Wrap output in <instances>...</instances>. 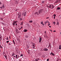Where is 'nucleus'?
<instances>
[{
    "instance_id": "1",
    "label": "nucleus",
    "mask_w": 61,
    "mask_h": 61,
    "mask_svg": "<svg viewBox=\"0 0 61 61\" xmlns=\"http://www.w3.org/2000/svg\"><path fill=\"white\" fill-rule=\"evenodd\" d=\"M43 12H45V11L43 9H40L38 11L39 13L40 14L41 13H43Z\"/></svg>"
},
{
    "instance_id": "2",
    "label": "nucleus",
    "mask_w": 61,
    "mask_h": 61,
    "mask_svg": "<svg viewBox=\"0 0 61 61\" xmlns=\"http://www.w3.org/2000/svg\"><path fill=\"white\" fill-rule=\"evenodd\" d=\"M18 23V21H14L12 23V24L13 25H15V23Z\"/></svg>"
},
{
    "instance_id": "3",
    "label": "nucleus",
    "mask_w": 61,
    "mask_h": 61,
    "mask_svg": "<svg viewBox=\"0 0 61 61\" xmlns=\"http://www.w3.org/2000/svg\"><path fill=\"white\" fill-rule=\"evenodd\" d=\"M18 19H19L20 17H21V15L20 14H19V13H18Z\"/></svg>"
},
{
    "instance_id": "4",
    "label": "nucleus",
    "mask_w": 61,
    "mask_h": 61,
    "mask_svg": "<svg viewBox=\"0 0 61 61\" xmlns=\"http://www.w3.org/2000/svg\"><path fill=\"white\" fill-rule=\"evenodd\" d=\"M40 15L39 12H36L35 13V15Z\"/></svg>"
},
{
    "instance_id": "5",
    "label": "nucleus",
    "mask_w": 61,
    "mask_h": 61,
    "mask_svg": "<svg viewBox=\"0 0 61 61\" xmlns=\"http://www.w3.org/2000/svg\"><path fill=\"white\" fill-rule=\"evenodd\" d=\"M29 37V35L28 34L26 35L25 36V37L26 38H28V37Z\"/></svg>"
},
{
    "instance_id": "6",
    "label": "nucleus",
    "mask_w": 61,
    "mask_h": 61,
    "mask_svg": "<svg viewBox=\"0 0 61 61\" xmlns=\"http://www.w3.org/2000/svg\"><path fill=\"white\" fill-rule=\"evenodd\" d=\"M43 50L45 51H48V49L46 48H44L43 49Z\"/></svg>"
},
{
    "instance_id": "7",
    "label": "nucleus",
    "mask_w": 61,
    "mask_h": 61,
    "mask_svg": "<svg viewBox=\"0 0 61 61\" xmlns=\"http://www.w3.org/2000/svg\"><path fill=\"white\" fill-rule=\"evenodd\" d=\"M48 23V24H49V21L48 20H47L46 21H45V25H46V23Z\"/></svg>"
},
{
    "instance_id": "8",
    "label": "nucleus",
    "mask_w": 61,
    "mask_h": 61,
    "mask_svg": "<svg viewBox=\"0 0 61 61\" xmlns=\"http://www.w3.org/2000/svg\"><path fill=\"white\" fill-rule=\"evenodd\" d=\"M35 43H33L32 44V46L33 47H32V48H35Z\"/></svg>"
},
{
    "instance_id": "9",
    "label": "nucleus",
    "mask_w": 61,
    "mask_h": 61,
    "mask_svg": "<svg viewBox=\"0 0 61 61\" xmlns=\"http://www.w3.org/2000/svg\"><path fill=\"white\" fill-rule=\"evenodd\" d=\"M48 48L49 49H51V46L49 44L48 47Z\"/></svg>"
},
{
    "instance_id": "10",
    "label": "nucleus",
    "mask_w": 61,
    "mask_h": 61,
    "mask_svg": "<svg viewBox=\"0 0 61 61\" xmlns=\"http://www.w3.org/2000/svg\"><path fill=\"white\" fill-rule=\"evenodd\" d=\"M42 37H40V39L39 41V43H41L42 41Z\"/></svg>"
},
{
    "instance_id": "11",
    "label": "nucleus",
    "mask_w": 61,
    "mask_h": 61,
    "mask_svg": "<svg viewBox=\"0 0 61 61\" xmlns=\"http://www.w3.org/2000/svg\"><path fill=\"white\" fill-rule=\"evenodd\" d=\"M26 12L23 13L22 15H24V16H25L26 15Z\"/></svg>"
},
{
    "instance_id": "12",
    "label": "nucleus",
    "mask_w": 61,
    "mask_h": 61,
    "mask_svg": "<svg viewBox=\"0 0 61 61\" xmlns=\"http://www.w3.org/2000/svg\"><path fill=\"white\" fill-rule=\"evenodd\" d=\"M15 1H16V4H18V1H19V0H15Z\"/></svg>"
},
{
    "instance_id": "13",
    "label": "nucleus",
    "mask_w": 61,
    "mask_h": 61,
    "mask_svg": "<svg viewBox=\"0 0 61 61\" xmlns=\"http://www.w3.org/2000/svg\"><path fill=\"white\" fill-rule=\"evenodd\" d=\"M39 60H40V59H39V58H38V59H36L35 60V61H39Z\"/></svg>"
},
{
    "instance_id": "14",
    "label": "nucleus",
    "mask_w": 61,
    "mask_h": 61,
    "mask_svg": "<svg viewBox=\"0 0 61 61\" xmlns=\"http://www.w3.org/2000/svg\"><path fill=\"white\" fill-rule=\"evenodd\" d=\"M50 55H52V56H55V54H54V53H53V52H51L50 53Z\"/></svg>"
},
{
    "instance_id": "15",
    "label": "nucleus",
    "mask_w": 61,
    "mask_h": 61,
    "mask_svg": "<svg viewBox=\"0 0 61 61\" xmlns=\"http://www.w3.org/2000/svg\"><path fill=\"white\" fill-rule=\"evenodd\" d=\"M51 7H52L51 9H53V8H54V7H55V6L53 5H52L51 6Z\"/></svg>"
},
{
    "instance_id": "16",
    "label": "nucleus",
    "mask_w": 61,
    "mask_h": 61,
    "mask_svg": "<svg viewBox=\"0 0 61 61\" xmlns=\"http://www.w3.org/2000/svg\"><path fill=\"white\" fill-rule=\"evenodd\" d=\"M48 7L49 8H51V7H52V5H50L49 6H48Z\"/></svg>"
},
{
    "instance_id": "17",
    "label": "nucleus",
    "mask_w": 61,
    "mask_h": 61,
    "mask_svg": "<svg viewBox=\"0 0 61 61\" xmlns=\"http://www.w3.org/2000/svg\"><path fill=\"white\" fill-rule=\"evenodd\" d=\"M1 23L2 25H5V24L4 23H3V22H1Z\"/></svg>"
},
{
    "instance_id": "18",
    "label": "nucleus",
    "mask_w": 61,
    "mask_h": 61,
    "mask_svg": "<svg viewBox=\"0 0 61 61\" xmlns=\"http://www.w3.org/2000/svg\"><path fill=\"white\" fill-rule=\"evenodd\" d=\"M59 49H61V45H60L59 46Z\"/></svg>"
},
{
    "instance_id": "19",
    "label": "nucleus",
    "mask_w": 61,
    "mask_h": 61,
    "mask_svg": "<svg viewBox=\"0 0 61 61\" xmlns=\"http://www.w3.org/2000/svg\"><path fill=\"white\" fill-rule=\"evenodd\" d=\"M27 30H26V29H25L24 30V32H27Z\"/></svg>"
},
{
    "instance_id": "20",
    "label": "nucleus",
    "mask_w": 61,
    "mask_h": 61,
    "mask_svg": "<svg viewBox=\"0 0 61 61\" xmlns=\"http://www.w3.org/2000/svg\"><path fill=\"white\" fill-rule=\"evenodd\" d=\"M57 10H60L61 9L60 8V7H58L57 8Z\"/></svg>"
},
{
    "instance_id": "21",
    "label": "nucleus",
    "mask_w": 61,
    "mask_h": 61,
    "mask_svg": "<svg viewBox=\"0 0 61 61\" xmlns=\"http://www.w3.org/2000/svg\"><path fill=\"white\" fill-rule=\"evenodd\" d=\"M23 22H21V24H20V25H23Z\"/></svg>"
},
{
    "instance_id": "22",
    "label": "nucleus",
    "mask_w": 61,
    "mask_h": 61,
    "mask_svg": "<svg viewBox=\"0 0 61 61\" xmlns=\"http://www.w3.org/2000/svg\"><path fill=\"white\" fill-rule=\"evenodd\" d=\"M2 6L3 7V8H4L5 7V6H4V5H2Z\"/></svg>"
},
{
    "instance_id": "23",
    "label": "nucleus",
    "mask_w": 61,
    "mask_h": 61,
    "mask_svg": "<svg viewBox=\"0 0 61 61\" xmlns=\"http://www.w3.org/2000/svg\"><path fill=\"white\" fill-rule=\"evenodd\" d=\"M4 56L5 57V58H6H6H7V56H5V55Z\"/></svg>"
},
{
    "instance_id": "24",
    "label": "nucleus",
    "mask_w": 61,
    "mask_h": 61,
    "mask_svg": "<svg viewBox=\"0 0 61 61\" xmlns=\"http://www.w3.org/2000/svg\"><path fill=\"white\" fill-rule=\"evenodd\" d=\"M41 25H42V24H43V21H41Z\"/></svg>"
},
{
    "instance_id": "25",
    "label": "nucleus",
    "mask_w": 61,
    "mask_h": 61,
    "mask_svg": "<svg viewBox=\"0 0 61 61\" xmlns=\"http://www.w3.org/2000/svg\"><path fill=\"white\" fill-rule=\"evenodd\" d=\"M33 21L32 20H30L29 21L30 23H32Z\"/></svg>"
},
{
    "instance_id": "26",
    "label": "nucleus",
    "mask_w": 61,
    "mask_h": 61,
    "mask_svg": "<svg viewBox=\"0 0 61 61\" xmlns=\"http://www.w3.org/2000/svg\"><path fill=\"white\" fill-rule=\"evenodd\" d=\"M44 36L45 38L47 37V35H45Z\"/></svg>"
},
{
    "instance_id": "27",
    "label": "nucleus",
    "mask_w": 61,
    "mask_h": 61,
    "mask_svg": "<svg viewBox=\"0 0 61 61\" xmlns=\"http://www.w3.org/2000/svg\"><path fill=\"white\" fill-rule=\"evenodd\" d=\"M61 0H57V1H58V2H60Z\"/></svg>"
},
{
    "instance_id": "28",
    "label": "nucleus",
    "mask_w": 61,
    "mask_h": 61,
    "mask_svg": "<svg viewBox=\"0 0 61 61\" xmlns=\"http://www.w3.org/2000/svg\"><path fill=\"white\" fill-rule=\"evenodd\" d=\"M13 43H14V45H15V41H14V40H13Z\"/></svg>"
},
{
    "instance_id": "29",
    "label": "nucleus",
    "mask_w": 61,
    "mask_h": 61,
    "mask_svg": "<svg viewBox=\"0 0 61 61\" xmlns=\"http://www.w3.org/2000/svg\"><path fill=\"white\" fill-rule=\"evenodd\" d=\"M42 4H43V3H44V1H43L42 2Z\"/></svg>"
},
{
    "instance_id": "30",
    "label": "nucleus",
    "mask_w": 61,
    "mask_h": 61,
    "mask_svg": "<svg viewBox=\"0 0 61 61\" xmlns=\"http://www.w3.org/2000/svg\"><path fill=\"white\" fill-rule=\"evenodd\" d=\"M53 24H54V25H55V24H56V23H55V22H53Z\"/></svg>"
},
{
    "instance_id": "31",
    "label": "nucleus",
    "mask_w": 61,
    "mask_h": 61,
    "mask_svg": "<svg viewBox=\"0 0 61 61\" xmlns=\"http://www.w3.org/2000/svg\"><path fill=\"white\" fill-rule=\"evenodd\" d=\"M57 25H59V22H58L57 23Z\"/></svg>"
},
{
    "instance_id": "32",
    "label": "nucleus",
    "mask_w": 61,
    "mask_h": 61,
    "mask_svg": "<svg viewBox=\"0 0 61 61\" xmlns=\"http://www.w3.org/2000/svg\"><path fill=\"white\" fill-rule=\"evenodd\" d=\"M23 56V54H21L20 55L21 56Z\"/></svg>"
},
{
    "instance_id": "33",
    "label": "nucleus",
    "mask_w": 61,
    "mask_h": 61,
    "mask_svg": "<svg viewBox=\"0 0 61 61\" xmlns=\"http://www.w3.org/2000/svg\"><path fill=\"white\" fill-rule=\"evenodd\" d=\"M0 47L1 48H3V47L1 46L0 45Z\"/></svg>"
},
{
    "instance_id": "34",
    "label": "nucleus",
    "mask_w": 61,
    "mask_h": 61,
    "mask_svg": "<svg viewBox=\"0 0 61 61\" xmlns=\"http://www.w3.org/2000/svg\"><path fill=\"white\" fill-rule=\"evenodd\" d=\"M27 25L28 26H29V24H27Z\"/></svg>"
},
{
    "instance_id": "35",
    "label": "nucleus",
    "mask_w": 61,
    "mask_h": 61,
    "mask_svg": "<svg viewBox=\"0 0 61 61\" xmlns=\"http://www.w3.org/2000/svg\"><path fill=\"white\" fill-rule=\"evenodd\" d=\"M53 16H56V14H54Z\"/></svg>"
},
{
    "instance_id": "36",
    "label": "nucleus",
    "mask_w": 61,
    "mask_h": 61,
    "mask_svg": "<svg viewBox=\"0 0 61 61\" xmlns=\"http://www.w3.org/2000/svg\"><path fill=\"white\" fill-rule=\"evenodd\" d=\"M6 43H8V42H9V41H7L6 42Z\"/></svg>"
},
{
    "instance_id": "37",
    "label": "nucleus",
    "mask_w": 61,
    "mask_h": 61,
    "mask_svg": "<svg viewBox=\"0 0 61 61\" xmlns=\"http://www.w3.org/2000/svg\"><path fill=\"white\" fill-rule=\"evenodd\" d=\"M2 3H1V2H0V5H2Z\"/></svg>"
},
{
    "instance_id": "38",
    "label": "nucleus",
    "mask_w": 61,
    "mask_h": 61,
    "mask_svg": "<svg viewBox=\"0 0 61 61\" xmlns=\"http://www.w3.org/2000/svg\"><path fill=\"white\" fill-rule=\"evenodd\" d=\"M15 54H14V53H13V54L12 55V56H14Z\"/></svg>"
},
{
    "instance_id": "39",
    "label": "nucleus",
    "mask_w": 61,
    "mask_h": 61,
    "mask_svg": "<svg viewBox=\"0 0 61 61\" xmlns=\"http://www.w3.org/2000/svg\"><path fill=\"white\" fill-rule=\"evenodd\" d=\"M6 39L8 40V37L6 38Z\"/></svg>"
},
{
    "instance_id": "40",
    "label": "nucleus",
    "mask_w": 61,
    "mask_h": 61,
    "mask_svg": "<svg viewBox=\"0 0 61 61\" xmlns=\"http://www.w3.org/2000/svg\"><path fill=\"white\" fill-rule=\"evenodd\" d=\"M22 28H23V27H21V28H20V29H19L20 30V29H22Z\"/></svg>"
},
{
    "instance_id": "41",
    "label": "nucleus",
    "mask_w": 61,
    "mask_h": 61,
    "mask_svg": "<svg viewBox=\"0 0 61 61\" xmlns=\"http://www.w3.org/2000/svg\"><path fill=\"white\" fill-rule=\"evenodd\" d=\"M47 61H49V59H47Z\"/></svg>"
},
{
    "instance_id": "42",
    "label": "nucleus",
    "mask_w": 61,
    "mask_h": 61,
    "mask_svg": "<svg viewBox=\"0 0 61 61\" xmlns=\"http://www.w3.org/2000/svg\"><path fill=\"white\" fill-rule=\"evenodd\" d=\"M0 8H1V9H2V8H3V7H0Z\"/></svg>"
},
{
    "instance_id": "43",
    "label": "nucleus",
    "mask_w": 61,
    "mask_h": 61,
    "mask_svg": "<svg viewBox=\"0 0 61 61\" xmlns=\"http://www.w3.org/2000/svg\"><path fill=\"white\" fill-rule=\"evenodd\" d=\"M9 45H11V44L10 43H9V44H8Z\"/></svg>"
},
{
    "instance_id": "44",
    "label": "nucleus",
    "mask_w": 61,
    "mask_h": 61,
    "mask_svg": "<svg viewBox=\"0 0 61 61\" xmlns=\"http://www.w3.org/2000/svg\"><path fill=\"white\" fill-rule=\"evenodd\" d=\"M20 20H22V19L21 18H20Z\"/></svg>"
},
{
    "instance_id": "45",
    "label": "nucleus",
    "mask_w": 61,
    "mask_h": 61,
    "mask_svg": "<svg viewBox=\"0 0 61 61\" xmlns=\"http://www.w3.org/2000/svg\"><path fill=\"white\" fill-rule=\"evenodd\" d=\"M49 18V17H47L46 18V19H48Z\"/></svg>"
},
{
    "instance_id": "46",
    "label": "nucleus",
    "mask_w": 61,
    "mask_h": 61,
    "mask_svg": "<svg viewBox=\"0 0 61 61\" xmlns=\"http://www.w3.org/2000/svg\"><path fill=\"white\" fill-rule=\"evenodd\" d=\"M18 31V30L17 29L16 31L17 32V31Z\"/></svg>"
},
{
    "instance_id": "47",
    "label": "nucleus",
    "mask_w": 61,
    "mask_h": 61,
    "mask_svg": "<svg viewBox=\"0 0 61 61\" xmlns=\"http://www.w3.org/2000/svg\"><path fill=\"white\" fill-rule=\"evenodd\" d=\"M54 19H55V16H54Z\"/></svg>"
},
{
    "instance_id": "48",
    "label": "nucleus",
    "mask_w": 61,
    "mask_h": 61,
    "mask_svg": "<svg viewBox=\"0 0 61 61\" xmlns=\"http://www.w3.org/2000/svg\"><path fill=\"white\" fill-rule=\"evenodd\" d=\"M44 33L45 34H46V31H45L44 32Z\"/></svg>"
},
{
    "instance_id": "49",
    "label": "nucleus",
    "mask_w": 61,
    "mask_h": 61,
    "mask_svg": "<svg viewBox=\"0 0 61 61\" xmlns=\"http://www.w3.org/2000/svg\"><path fill=\"white\" fill-rule=\"evenodd\" d=\"M17 25V23H16L15 24V25Z\"/></svg>"
},
{
    "instance_id": "50",
    "label": "nucleus",
    "mask_w": 61,
    "mask_h": 61,
    "mask_svg": "<svg viewBox=\"0 0 61 61\" xmlns=\"http://www.w3.org/2000/svg\"><path fill=\"white\" fill-rule=\"evenodd\" d=\"M15 57V58H18V57H17L16 56Z\"/></svg>"
},
{
    "instance_id": "51",
    "label": "nucleus",
    "mask_w": 61,
    "mask_h": 61,
    "mask_svg": "<svg viewBox=\"0 0 61 61\" xmlns=\"http://www.w3.org/2000/svg\"><path fill=\"white\" fill-rule=\"evenodd\" d=\"M43 25H45V24H42Z\"/></svg>"
},
{
    "instance_id": "52",
    "label": "nucleus",
    "mask_w": 61,
    "mask_h": 61,
    "mask_svg": "<svg viewBox=\"0 0 61 61\" xmlns=\"http://www.w3.org/2000/svg\"><path fill=\"white\" fill-rule=\"evenodd\" d=\"M53 32H56V31L55 30L53 31Z\"/></svg>"
},
{
    "instance_id": "53",
    "label": "nucleus",
    "mask_w": 61,
    "mask_h": 61,
    "mask_svg": "<svg viewBox=\"0 0 61 61\" xmlns=\"http://www.w3.org/2000/svg\"><path fill=\"white\" fill-rule=\"evenodd\" d=\"M9 37L10 39V38H11L10 37V36H9Z\"/></svg>"
},
{
    "instance_id": "54",
    "label": "nucleus",
    "mask_w": 61,
    "mask_h": 61,
    "mask_svg": "<svg viewBox=\"0 0 61 61\" xmlns=\"http://www.w3.org/2000/svg\"><path fill=\"white\" fill-rule=\"evenodd\" d=\"M16 57H17V56H18L17 55H16Z\"/></svg>"
},
{
    "instance_id": "55",
    "label": "nucleus",
    "mask_w": 61,
    "mask_h": 61,
    "mask_svg": "<svg viewBox=\"0 0 61 61\" xmlns=\"http://www.w3.org/2000/svg\"><path fill=\"white\" fill-rule=\"evenodd\" d=\"M17 57H18V58H19V56H18Z\"/></svg>"
},
{
    "instance_id": "56",
    "label": "nucleus",
    "mask_w": 61,
    "mask_h": 61,
    "mask_svg": "<svg viewBox=\"0 0 61 61\" xmlns=\"http://www.w3.org/2000/svg\"><path fill=\"white\" fill-rule=\"evenodd\" d=\"M0 19H1V20H3V19L2 18H0Z\"/></svg>"
},
{
    "instance_id": "57",
    "label": "nucleus",
    "mask_w": 61,
    "mask_h": 61,
    "mask_svg": "<svg viewBox=\"0 0 61 61\" xmlns=\"http://www.w3.org/2000/svg\"><path fill=\"white\" fill-rule=\"evenodd\" d=\"M1 34H0V37H1Z\"/></svg>"
},
{
    "instance_id": "58",
    "label": "nucleus",
    "mask_w": 61,
    "mask_h": 61,
    "mask_svg": "<svg viewBox=\"0 0 61 61\" xmlns=\"http://www.w3.org/2000/svg\"><path fill=\"white\" fill-rule=\"evenodd\" d=\"M49 27H51V26H49Z\"/></svg>"
},
{
    "instance_id": "59",
    "label": "nucleus",
    "mask_w": 61,
    "mask_h": 61,
    "mask_svg": "<svg viewBox=\"0 0 61 61\" xmlns=\"http://www.w3.org/2000/svg\"><path fill=\"white\" fill-rule=\"evenodd\" d=\"M49 25H50V24H49L48 25L49 26Z\"/></svg>"
},
{
    "instance_id": "60",
    "label": "nucleus",
    "mask_w": 61,
    "mask_h": 61,
    "mask_svg": "<svg viewBox=\"0 0 61 61\" xmlns=\"http://www.w3.org/2000/svg\"><path fill=\"white\" fill-rule=\"evenodd\" d=\"M14 57H15V56H13Z\"/></svg>"
},
{
    "instance_id": "61",
    "label": "nucleus",
    "mask_w": 61,
    "mask_h": 61,
    "mask_svg": "<svg viewBox=\"0 0 61 61\" xmlns=\"http://www.w3.org/2000/svg\"><path fill=\"white\" fill-rule=\"evenodd\" d=\"M46 46H47V45H46Z\"/></svg>"
},
{
    "instance_id": "62",
    "label": "nucleus",
    "mask_w": 61,
    "mask_h": 61,
    "mask_svg": "<svg viewBox=\"0 0 61 61\" xmlns=\"http://www.w3.org/2000/svg\"><path fill=\"white\" fill-rule=\"evenodd\" d=\"M0 38H1V37H0Z\"/></svg>"
},
{
    "instance_id": "63",
    "label": "nucleus",
    "mask_w": 61,
    "mask_h": 61,
    "mask_svg": "<svg viewBox=\"0 0 61 61\" xmlns=\"http://www.w3.org/2000/svg\"><path fill=\"white\" fill-rule=\"evenodd\" d=\"M19 61H21V60H19Z\"/></svg>"
},
{
    "instance_id": "64",
    "label": "nucleus",
    "mask_w": 61,
    "mask_h": 61,
    "mask_svg": "<svg viewBox=\"0 0 61 61\" xmlns=\"http://www.w3.org/2000/svg\"><path fill=\"white\" fill-rule=\"evenodd\" d=\"M60 34L61 35V32H60Z\"/></svg>"
}]
</instances>
